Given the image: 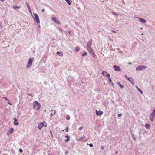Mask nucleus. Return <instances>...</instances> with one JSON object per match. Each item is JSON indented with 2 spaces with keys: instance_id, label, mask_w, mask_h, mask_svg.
<instances>
[{
  "instance_id": "obj_19",
  "label": "nucleus",
  "mask_w": 155,
  "mask_h": 155,
  "mask_svg": "<svg viewBox=\"0 0 155 155\" xmlns=\"http://www.w3.org/2000/svg\"><path fill=\"white\" fill-rule=\"evenodd\" d=\"M20 6H18L17 5H15L12 7L13 9H19L20 8Z\"/></svg>"
},
{
  "instance_id": "obj_24",
  "label": "nucleus",
  "mask_w": 155,
  "mask_h": 155,
  "mask_svg": "<svg viewBox=\"0 0 155 155\" xmlns=\"http://www.w3.org/2000/svg\"><path fill=\"white\" fill-rule=\"evenodd\" d=\"M67 3L70 5H71V3L70 2V0H65Z\"/></svg>"
},
{
  "instance_id": "obj_6",
  "label": "nucleus",
  "mask_w": 155,
  "mask_h": 155,
  "mask_svg": "<svg viewBox=\"0 0 155 155\" xmlns=\"http://www.w3.org/2000/svg\"><path fill=\"white\" fill-rule=\"evenodd\" d=\"M34 15L35 18V20L37 24H38L40 23V21L38 15L36 13L34 14Z\"/></svg>"
},
{
  "instance_id": "obj_34",
  "label": "nucleus",
  "mask_w": 155,
  "mask_h": 155,
  "mask_svg": "<svg viewBox=\"0 0 155 155\" xmlns=\"http://www.w3.org/2000/svg\"><path fill=\"white\" fill-rule=\"evenodd\" d=\"M19 152H20V153H22L23 152V150H22L21 149H19Z\"/></svg>"
},
{
  "instance_id": "obj_27",
  "label": "nucleus",
  "mask_w": 155,
  "mask_h": 155,
  "mask_svg": "<svg viewBox=\"0 0 155 155\" xmlns=\"http://www.w3.org/2000/svg\"><path fill=\"white\" fill-rule=\"evenodd\" d=\"M106 76L107 77H108L109 78H110V75L109 74L107 73V74L106 75Z\"/></svg>"
},
{
  "instance_id": "obj_42",
  "label": "nucleus",
  "mask_w": 155,
  "mask_h": 155,
  "mask_svg": "<svg viewBox=\"0 0 155 155\" xmlns=\"http://www.w3.org/2000/svg\"><path fill=\"white\" fill-rule=\"evenodd\" d=\"M56 114V111L55 110H54V114Z\"/></svg>"
},
{
  "instance_id": "obj_28",
  "label": "nucleus",
  "mask_w": 155,
  "mask_h": 155,
  "mask_svg": "<svg viewBox=\"0 0 155 155\" xmlns=\"http://www.w3.org/2000/svg\"><path fill=\"white\" fill-rule=\"evenodd\" d=\"M66 119L67 120H69L70 119V116L69 115H67Z\"/></svg>"
},
{
  "instance_id": "obj_8",
  "label": "nucleus",
  "mask_w": 155,
  "mask_h": 155,
  "mask_svg": "<svg viewBox=\"0 0 155 155\" xmlns=\"http://www.w3.org/2000/svg\"><path fill=\"white\" fill-rule=\"evenodd\" d=\"M113 68H114L115 70L116 71H121L120 67L119 66L115 65L114 66Z\"/></svg>"
},
{
  "instance_id": "obj_5",
  "label": "nucleus",
  "mask_w": 155,
  "mask_h": 155,
  "mask_svg": "<svg viewBox=\"0 0 155 155\" xmlns=\"http://www.w3.org/2000/svg\"><path fill=\"white\" fill-rule=\"evenodd\" d=\"M147 68L146 66L144 65L139 66L136 68L137 70L140 71L142 70L143 69H145Z\"/></svg>"
},
{
  "instance_id": "obj_45",
  "label": "nucleus",
  "mask_w": 155,
  "mask_h": 155,
  "mask_svg": "<svg viewBox=\"0 0 155 155\" xmlns=\"http://www.w3.org/2000/svg\"><path fill=\"white\" fill-rule=\"evenodd\" d=\"M0 1L2 2H3L4 1V0H0Z\"/></svg>"
},
{
  "instance_id": "obj_3",
  "label": "nucleus",
  "mask_w": 155,
  "mask_h": 155,
  "mask_svg": "<svg viewBox=\"0 0 155 155\" xmlns=\"http://www.w3.org/2000/svg\"><path fill=\"white\" fill-rule=\"evenodd\" d=\"M47 124L45 122H43L39 123L38 126V128L41 130L43 127H46L47 126Z\"/></svg>"
},
{
  "instance_id": "obj_13",
  "label": "nucleus",
  "mask_w": 155,
  "mask_h": 155,
  "mask_svg": "<svg viewBox=\"0 0 155 155\" xmlns=\"http://www.w3.org/2000/svg\"><path fill=\"white\" fill-rule=\"evenodd\" d=\"M14 124L15 125H18L19 124V123L18 122H17V120L15 118H14Z\"/></svg>"
},
{
  "instance_id": "obj_39",
  "label": "nucleus",
  "mask_w": 155,
  "mask_h": 155,
  "mask_svg": "<svg viewBox=\"0 0 155 155\" xmlns=\"http://www.w3.org/2000/svg\"><path fill=\"white\" fill-rule=\"evenodd\" d=\"M109 78V81L110 82H112V80L110 78Z\"/></svg>"
},
{
  "instance_id": "obj_48",
  "label": "nucleus",
  "mask_w": 155,
  "mask_h": 155,
  "mask_svg": "<svg viewBox=\"0 0 155 155\" xmlns=\"http://www.w3.org/2000/svg\"><path fill=\"white\" fill-rule=\"evenodd\" d=\"M66 154H67V152H66Z\"/></svg>"
},
{
  "instance_id": "obj_47",
  "label": "nucleus",
  "mask_w": 155,
  "mask_h": 155,
  "mask_svg": "<svg viewBox=\"0 0 155 155\" xmlns=\"http://www.w3.org/2000/svg\"><path fill=\"white\" fill-rule=\"evenodd\" d=\"M44 9H42V11H44Z\"/></svg>"
},
{
  "instance_id": "obj_43",
  "label": "nucleus",
  "mask_w": 155,
  "mask_h": 155,
  "mask_svg": "<svg viewBox=\"0 0 155 155\" xmlns=\"http://www.w3.org/2000/svg\"><path fill=\"white\" fill-rule=\"evenodd\" d=\"M8 103L10 105H12V104L11 103H10V102H8Z\"/></svg>"
},
{
  "instance_id": "obj_46",
  "label": "nucleus",
  "mask_w": 155,
  "mask_h": 155,
  "mask_svg": "<svg viewBox=\"0 0 155 155\" xmlns=\"http://www.w3.org/2000/svg\"><path fill=\"white\" fill-rule=\"evenodd\" d=\"M118 153V152H117V151H116V152H115V153Z\"/></svg>"
},
{
  "instance_id": "obj_20",
  "label": "nucleus",
  "mask_w": 155,
  "mask_h": 155,
  "mask_svg": "<svg viewBox=\"0 0 155 155\" xmlns=\"http://www.w3.org/2000/svg\"><path fill=\"white\" fill-rule=\"evenodd\" d=\"M80 50V48L78 47H76L75 48V50L77 52H78Z\"/></svg>"
},
{
  "instance_id": "obj_29",
  "label": "nucleus",
  "mask_w": 155,
  "mask_h": 155,
  "mask_svg": "<svg viewBox=\"0 0 155 155\" xmlns=\"http://www.w3.org/2000/svg\"><path fill=\"white\" fill-rule=\"evenodd\" d=\"M101 148L102 150H103L104 149V147L103 145H101Z\"/></svg>"
},
{
  "instance_id": "obj_30",
  "label": "nucleus",
  "mask_w": 155,
  "mask_h": 155,
  "mask_svg": "<svg viewBox=\"0 0 155 155\" xmlns=\"http://www.w3.org/2000/svg\"><path fill=\"white\" fill-rule=\"evenodd\" d=\"M65 130L66 132H68V127H66V128L65 129Z\"/></svg>"
},
{
  "instance_id": "obj_11",
  "label": "nucleus",
  "mask_w": 155,
  "mask_h": 155,
  "mask_svg": "<svg viewBox=\"0 0 155 155\" xmlns=\"http://www.w3.org/2000/svg\"><path fill=\"white\" fill-rule=\"evenodd\" d=\"M26 6H27V7L28 8L29 12H30V13H31V9L30 7V6L29 5V4L28 3L26 2Z\"/></svg>"
},
{
  "instance_id": "obj_16",
  "label": "nucleus",
  "mask_w": 155,
  "mask_h": 155,
  "mask_svg": "<svg viewBox=\"0 0 155 155\" xmlns=\"http://www.w3.org/2000/svg\"><path fill=\"white\" fill-rule=\"evenodd\" d=\"M65 137L67 138V139L64 140L65 142H68L70 140V137L68 135L65 136Z\"/></svg>"
},
{
  "instance_id": "obj_10",
  "label": "nucleus",
  "mask_w": 155,
  "mask_h": 155,
  "mask_svg": "<svg viewBox=\"0 0 155 155\" xmlns=\"http://www.w3.org/2000/svg\"><path fill=\"white\" fill-rule=\"evenodd\" d=\"M96 114L97 116H101L103 114V112L101 111H96Z\"/></svg>"
},
{
  "instance_id": "obj_1",
  "label": "nucleus",
  "mask_w": 155,
  "mask_h": 155,
  "mask_svg": "<svg viewBox=\"0 0 155 155\" xmlns=\"http://www.w3.org/2000/svg\"><path fill=\"white\" fill-rule=\"evenodd\" d=\"M33 109L36 110H38L40 109L41 105L40 104L36 101H35L33 103Z\"/></svg>"
},
{
  "instance_id": "obj_36",
  "label": "nucleus",
  "mask_w": 155,
  "mask_h": 155,
  "mask_svg": "<svg viewBox=\"0 0 155 155\" xmlns=\"http://www.w3.org/2000/svg\"><path fill=\"white\" fill-rule=\"evenodd\" d=\"M89 145L91 147H93V144L92 143H90Z\"/></svg>"
},
{
  "instance_id": "obj_40",
  "label": "nucleus",
  "mask_w": 155,
  "mask_h": 155,
  "mask_svg": "<svg viewBox=\"0 0 155 155\" xmlns=\"http://www.w3.org/2000/svg\"><path fill=\"white\" fill-rule=\"evenodd\" d=\"M111 85L112 86H114V83L112 82H111Z\"/></svg>"
},
{
  "instance_id": "obj_44",
  "label": "nucleus",
  "mask_w": 155,
  "mask_h": 155,
  "mask_svg": "<svg viewBox=\"0 0 155 155\" xmlns=\"http://www.w3.org/2000/svg\"><path fill=\"white\" fill-rule=\"evenodd\" d=\"M136 88L138 90V89H139L138 88V87L137 86H136Z\"/></svg>"
},
{
  "instance_id": "obj_9",
  "label": "nucleus",
  "mask_w": 155,
  "mask_h": 155,
  "mask_svg": "<svg viewBox=\"0 0 155 155\" xmlns=\"http://www.w3.org/2000/svg\"><path fill=\"white\" fill-rule=\"evenodd\" d=\"M51 19L52 21H54L57 24H60V21L55 17H52Z\"/></svg>"
},
{
  "instance_id": "obj_33",
  "label": "nucleus",
  "mask_w": 155,
  "mask_h": 155,
  "mask_svg": "<svg viewBox=\"0 0 155 155\" xmlns=\"http://www.w3.org/2000/svg\"><path fill=\"white\" fill-rule=\"evenodd\" d=\"M3 98H4V99H5V100H8V101H9V100L6 97H3Z\"/></svg>"
},
{
  "instance_id": "obj_21",
  "label": "nucleus",
  "mask_w": 155,
  "mask_h": 155,
  "mask_svg": "<svg viewBox=\"0 0 155 155\" xmlns=\"http://www.w3.org/2000/svg\"><path fill=\"white\" fill-rule=\"evenodd\" d=\"M89 52V53H90V54H92L93 57H94V58H95L96 55H95V54L94 53V52H93V50H92V52Z\"/></svg>"
},
{
  "instance_id": "obj_17",
  "label": "nucleus",
  "mask_w": 155,
  "mask_h": 155,
  "mask_svg": "<svg viewBox=\"0 0 155 155\" xmlns=\"http://www.w3.org/2000/svg\"><path fill=\"white\" fill-rule=\"evenodd\" d=\"M145 127L146 129H150V125L149 124H145Z\"/></svg>"
},
{
  "instance_id": "obj_32",
  "label": "nucleus",
  "mask_w": 155,
  "mask_h": 155,
  "mask_svg": "<svg viewBox=\"0 0 155 155\" xmlns=\"http://www.w3.org/2000/svg\"><path fill=\"white\" fill-rule=\"evenodd\" d=\"M107 73V72L106 71H103L102 72V74L103 75H105V73Z\"/></svg>"
},
{
  "instance_id": "obj_31",
  "label": "nucleus",
  "mask_w": 155,
  "mask_h": 155,
  "mask_svg": "<svg viewBox=\"0 0 155 155\" xmlns=\"http://www.w3.org/2000/svg\"><path fill=\"white\" fill-rule=\"evenodd\" d=\"M138 90L142 94L143 93V92L142 91H141L140 89H138Z\"/></svg>"
},
{
  "instance_id": "obj_15",
  "label": "nucleus",
  "mask_w": 155,
  "mask_h": 155,
  "mask_svg": "<svg viewBox=\"0 0 155 155\" xmlns=\"http://www.w3.org/2000/svg\"><path fill=\"white\" fill-rule=\"evenodd\" d=\"M117 84L119 86L120 88L122 89L124 88V86L123 85H122L121 83L119 82H117Z\"/></svg>"
},
{
  "instance_id": "obj_23",
  "label": "nucleus",
  "mask_w": 155,
  "mask_h": 155,
  "mask_svg": "<svg viewBox=\"0 0 155 155\" xmlns=\"http://www.w3.org/2000/svg\"><path fill=\"white\" fill-rule=\"evenodd\" d=\"M151 115L154 117L155 116V109L153 111Z\"/></svg>"
},
{
  "instance_id": "obj_26",
  "label": "nucleus",
  "mask_w": 155,
  "mask_h": 155,
  "mask_svg": "<svg viewBox=\"0 0 155 155\" xmlns=\"http://www.w3.org/2000/svg\"><path fill=\"white\" fill-rule=\"evenodd\" d=\"M84 138H85V137H81V138H80L78 140L79 141H81L82 140H83Z\"/></svg>"
},
{
  "instance_id": "obj_14",
  "label": "nucleus",
  "mask_w": 155,
  "mask_h": 155,
  "mask_svg": "<svg viewBox=\"0 0 155 155\" xmlns=\"http://www.w3.org/2000/svg\"><path fill=\"white\" fill-rule=\"evenodd\" d=\"M56 54L57 55L61 56H63V53L61 51H57L56 52Z\"/></svg>"
},
{
  "instance_id": "obj_35",
  "label": "nucleus",
  "mask_w": 155,
  "mask_h": 155,
  "mask_svg": "<svg viewBox=\"0 0 155 155\" xmlns=\"http://www.w3.org/2000/svg\"><path fill=\"white\" fill-rule=\"evenodd\" d=\"M121 116H122V114H119L118 115V117H120Z\"/></svg>"
},
{
  "instance_id": "obj_41",
  "label": "nucleus",
  "mask_w": 155,
  "mask_h": 155,
  "mask_svg": "<svg viewBox=\"0 0 155 155\" xmlns=\"http://www.w3.org/2000/svg\"><path fill=\"white\" fill-rule=\"evenodd\" d=\"M112 31V32H113V33H116V31H113H113Z\"/></svg>"
},
{
  "instance_id": "obj_7",
  "label": "nucleus",
  "mask_w": 155,
  "mask_h": 155,
  "mask_svg": "<svg viewBox=\"0 0 155 155\" xmlns=\"http://www.w3.org/2000/svg\"><path fill=\"white\" fill-rule=\"evenodd\" d=\"M125 77L126 78L129 80L130 82H131V84H133V85L134 84V80L133 79L130 78H129L127 77V75H125Z\"/></svg>"
},
{
  "instance_id": "obj_18",
  "label": "nucleus",
  "mask_w": 155,
  "mask_h": 155,
  "mask_svg": "<svg viewBox=\"0 0 155 155\" xmlns=\"http://www.w3.org/2000/svg\"><path fill=\"white\" fill-rule=\"evenodd\" d=\"M154 117H155L153 116H152L151 115H150L149 118L152 122H153V121Z\"/></svg>"
},
{
  "instance_id": "obj_12",
  "label": "nucleus",
  "mask_w": 155,
  "mask_h": 155,
  "mask_svg": "<svg viewBox=\"0 0 155 155\" xmlns=\"http://www.w3.org/2000/svg\"><path fill=\"white\" fill-rule=\"evenodd\" d=\"M139 21L143 23H145L146 22V21L145 20L141 18H138Z\"/></svg>"
},
{
  "instance_id": "obj_4",
  "label": "nucleus",
  "mask_w": 155,
  "mask_h": 155,
  "mask_svg": "<svg viewBox=\"0 0 155 155\" xmlns=\"http://www.w3.org/2000/svg\"><path fill=\"white\" fill-rule=\"evenodd\" d=\"M33 59V58H29L26 66L27 68H29L32 65Z\"/></svg>"
},
{
  "instance_id": "obj_2",
  "label": "nucleus",
  "mask_w": 155,
  "mask_h": 155,
  "mask_svg": "<svg viewBox=\"0 0 155 155\" xmlns=\"http://www.w3.org/2000/svg\"><path fill=\"white\" fill-rule=\"evenodd\" d=\"M92 43V41L91 39H90L87 42V48L89 52H92L93 50L91 48V45Z\"/></svg>"
},
{
  "instance_id": "obj_38",
  "label": "nucleus",
  "mask_w": 155,
  "mask_h": 155,
  "mask_svg": "<svg viewBox=\"0 0 155 155\" xmlns=\"http://www.w3.org/2000/svg\"><path fill=\"white\" fill-rule=\"evenodd\" d=\"M50 133H51V136H52V137H53V135H52V132H51V131H50Z\"/></svg>"
},
{
  "instance_id": "obj_37",
  "label": "nucleus",
  "mask_w": 155,
  "mask_h": 155,
  "mask_svg": "<svg viewBox=\"0 0 155 155\" xmlns=\"http://www.w3.org/2000/svg\"><path fill=\"white\" fill-rule=\"evenodd\" d=\"M83 128V127H81L79 129V130H81Z\"/></svg>"
},
{
  "instance_id": "obj_25",
  "label": "nucleus",
  "mask_w": 155,
  "mask_h": 155,
  "mask_svg": "<svg viewBox=\"0 0 155 155\" xmlns=\"http://www.w3.org/2000/svg\"><path fill=\"white\" fill-rule=\"evenodd\" d=\"M87 55V53L86 52H84L82 54L83 56H85Z\"/></svg>"
},
{
  "instance_id": "obj_22",
  "label": "nucleus",
  "mask_w": 155,
  "mask_h": 155,
  "mask_svg": "<svg viewBox=\"0 0 155 155\" xmlns=\"http://www.w3.org/2000/svg\"><path fill=\"white\" fill-rule=\"evenodd\" d=\"M14 129L13 128H11L9 130V131L10 133H12Z\"/></svg>"
}]
</instances>
